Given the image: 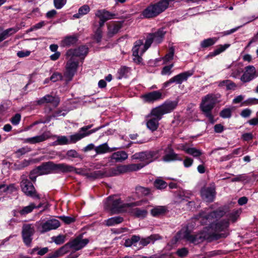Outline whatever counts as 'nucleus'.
<instances>
[{"label": "nucleus", "mask_w": 258, "mask_h": 258, "mask_svg": "<svg viewBox=\"0 0 258 258\" xmlns=\"http://www.w3.org/2000/svg\"><path fill=\"white\" fill-rule=\"evenodd\" d=\"M234 109V107L223 109L220 112V117L223 118H230L232 116V112Z\"/></svg>", "instance_id": "42"}, {"label": "nucleus", "mask_w": 258, "mask_h": 258, "mask_svg": "<svg viewBox=\"0 0 258 258\" xmlns=\"http://www.w3.org/2000/svg\"><path fill=\"white\" fill-rule=\"evenodd\" d=\"M145 165L146 164L144 163L132 164H129V167L130 171H133L139 170L144 167Z\"/></svg>", "instance_id": "55"}, {"label": "nucleus", "mask_w": 258, "mask_h": 258, "mask_svg": "<svg viewBox=\"0 0 258 258\" xmlns=\"http://www.w3.org/2000/svg\"><path fill=\"white\" fill-rule=\"evenodd\" d=\"M168 6L169 3L167 0H161L157 3L149 5L142 12V15L146 18H154L164 11Z\"/></svg>", "instance_id": "6"}, {"label": "nucleus", "mask_w": 258, "mask_h": 258, "mask_svg": "<svg viewBox=\"0 0 258 258\" xmlns=\"http://www.w3.org/2000/svg\"><path fill=\"white\" fill-rule=\"evenodd\" d=\"M107 169H105L102 170H95L92 172H87L85 173V176L91 180H95L96 179L102 178L105 177H108L107 176Z\"/></svg>", "instance_id": "24"}, {"label": "nucleus", "mask_w": 258, "mask_h": 258, "mask_svg": "<svg viewBox=\"0 0 258 258\" xmlns=\"http://www.w3.org/2000/svg\"><path fill=\"white\" fill-rule=\"evenodd\" d=\"M56 140L54 142L55 145H64L70 144V140L66 136H56Z\"/></svg>", "instance_id": "46"}, {"label": "nucleus", "mask_w": 258, "mask_h": 258, "mask_svg": "<svg viewBox=\"0 0 258 258\" xmlns=\"http://www.w3.org/2000/svg\"><path fill=\"white\" fill-rule=\"evenodd\" d=\"M59 102L60 100L58 97L47 94L37 100L36 104L42 105L46 104H50L54 107H56L58 105Z\"/></svg>", "instance_id": "15"}, {"label": "nucleus", "mask_w": 258, "mask_h": 258, "mask_svg": "<svg viewBox=\"0 0 258 258\" xmlns=\"http://www.w3.org/2000/svg\"><path fill=\"white\" fill-rule=\"evenodd\" d=\"M123 221V218L120 216H116L108 219L106 221V224L108 226H111L119 224Z\"/></svg>", "instance_id": "41"}, {"label": "nucleus", "mask_w": 258, "mask_h": 258, "mask_svg": "<svg viewBox=\"0 0 258 258\" xmlns=\"http://www.w3.org/2000/svg\"><path fill=\"white\" fill-rule=\"evenodd\" d=\"M230 45L225 44L224 45H219L213 52L210 53V55L212 56H215L224 51L229 47Z\"/></svg>", "instance_id": "47"}, {"label": "nucleus", "mask_w": 258, "mask_h": 258, "mask_svg": "<svg viewBox=\"0 0 258 258\" xmlns=\"http://www.w3.org/2000/svg\"><path fill=\"white\" fill-rule=\"evenodd\" d=\"M90 11V7L87 5H84L78 10V13L73 15L75 18H80L85 15L87 14Z\"/></svg>", "instance_id": "36"}, {"label": "nucleus", "mask_w": 258, "mask_h": 258, "mask_svg": "<svg viewBox=\"0 0 258 258\" xmlns=\"http://www.w3.org/2000/svg\"><path fill=\"white\" fill-rule=\"evenodd\" d=\"M68 112V110L66 109H59L55 111L51 115V118H56L60 116H64Z\"/></svg>", "instance_id": "49"}, {"label": "nucleus", "mask_w": 258, "mask_h": 258, "mask_svg": "<svg viewBox=\"0 0 258 258\" xmlns=\"http://www.w3.org/2000/svg\"><path fill=\"white\" fill-rule=\"evenodd\" d=\"M140 205V202L131 203H124L116 196H109L104 202V209L110 211L113 213H119L124 211L125 209Z\"/></svg>", "instance_id": "4"}, {"label": "nucleus", "mask_w": 258, "mask_h": 258, "mask_svg": "<svg viewBox=\"0 0 258 258\" xmlns=\"http://www.w3.org/2000/svg\"><path fill=\"white\" fill-rule=\"evenodd\" d=\"M164 29V28H161L155 32L150 33L148 34L142 53H144L150 47L153 42H155L156 44H159L163 41L166 34V31Z\"/></svg>", "instance_id": "8"}, {"label": "nucleus", "mask_w": 258, "mask_h": 258, "mask_svg": "<svg viewBox=\"0 0 258 258\" xmlns=\"http://www.w3.org/2000/svg\"><path fill=\"white\" fill-rule=\"evenodd\" d=\"M88 243L89 240L87 238L83 239L81 236H78L66 244L68 245V252L69 247L75 251H78L84 247Z\"/></svg>", "instance_id": "14"}, {"label": "nucleus", "mask_w": 258, "mask_h": 258, "mask_svg": "<svg viewBox=\"0 0 258 258\" xmlns=\"http://www.w3.org/2000/svg\"><path fill=\"white\" fill-rule=\"evenodd\" d=\"M128 157V155L124 151H119L113 153L110 157L111 160L115 162H122Z\"/></svg>", "instance_id": "28"}, {"label": "nucleus", "mask_w": 258, "mask_h": 258, "mask_svg": "<svg viewBox=\"0 0 258 258\" xmlns=\"http://www.w3.org/2000/svg\"><path fill=\"white\" fill-rule=\"evenodd\" d=\"M50 133L49 132H44L40 135L35 137L24 139V143H29L34 144L45 141L50 138Z\"/></svg>", "instance_id": "21"}, {"label": "nucleus", "mask_w": 258, "mask_h": 258, "mask_svg": "<svg viewBox=\"0 0 258 258\" xmlns=\"http://www.w3.org/2000/svg\"><path fill=\"white\" fill-rule=\"evenodd\" d=\"M161 155L162 154V151L164 155L162 157V160L166 162L173 161H181L182 158L177 154H176L173 149L172 148L171 145H169L168 146L164 149H161Z\"/></svg>", "instance_id": "13"}, {"label": "nucleus", "mask_w": 258, "mask_h": 258, "mask_svg": "<svg viewBox=\"0 0 258 258\" xmlns=\"http://www.w3.org/2000/svg\"><path fill=\"white\" fill-rule=\"evenodd\" d=\"M36 208L34 203H31L28 206L13 211V215L15 217H25L27 214L31 213Z\"/></svg>", "instance_id": "19"}, {"label": "nucleus", "mask_w": 258, "mask_h": 258, "mask_svg": "<svg viewBox=\"0 0 258 258\" xmlns=\"http://www.w3.org/2000/svg\"><path fill=\"white\" fill-rule=\"evenodd\" d=\"M67 0H53V4L56 9H61L66 4Z\"/></svg>", "instance_id": "56"}, {"label": "nucleus", "mask_w": 258, "mask_h": 258, "mask_svg": "<svg viewBox=\"0 0 258 258\" xmlns=\"http://www.w3.org/2000/svg\"><path fill=\"white\" fill-rule=\"evenodd\" d=\"M142 97L145 102L153 103L162 99L163 95L161 91L157 90L145 94Z\"/></svg>", "instance_id": "16"}, {"label": "nucleus", "mask_w": 258, "mask_h": 258, "mask_svg": "<svg viewBox=\"0 0 258 258\" xmlns=\"http://www.w3.org/2000/svg\"><path fill=\"white\" fill-rule=\"evenodd\" d=\"M161 150L146 151L136 153L132 156L133 160H139L144 162L146 165L153 162L161 156Z\"/></svg>", "instance_id": "7"}, {"label": "nucleus", "mask_w": 258, "mask_h": 258, "mask_svg": "<svg viewBox=\"0 0 258 258\" xmlns=\"http://www.w3.org/2000/svg\"><path fill=\"white\" fill-rule=\"evenodd\" d=\"M68 252V245H64L53 253H49L45 258H56Z\"/></svg>", "instance_id": "33"}, {"label": "nucleus", "mask_w": 258, "mask_h": 258, "mask_svg": "<svg viewBox=\"0 0 258 258\" xmlns=\"http://www.w3.org/2000/svg\"><path fill=\"white\" fill-rule=\"evenodd\" d=\"M174 54V48L173 46H170L169 48V52L162 59L163 60L164 63H166L167 62L171 60L173 58Z\"/></svg>", "instance_id": "45"}, {"label": "nucleus", "mask_w": 258, "mask_h": 258, "mask_svg": "<svg viewBox=\"0 0 258 258\" xmlns=\"http://www.w3.org/2000/svg\"><path fill=\"white\" fill-rule=\"evenodd\" d=\"M251 110L249 108L243 109L240 112V115L243 118H247L250 116L251 114Z\"/></svg>", "instance_id": "64"}, {"label": "nucleus", "mask_w": 258, "mask_h": 258, "mask_svg": "<svg viewBox=\"0 0 258 258\" xmlns=\"http://www.w3.org/2000/svg\"><path fill=\"white\" fill-rule=\"evenodd\" d=\"M194 162V160L190 157H185L184 160L183 161L184 166L186 168L190 167Z\"/></svg>", "instance_id": "61"}, {"label": "nucleus", "mask_w": 258, "mask_h": 258, "mask_svg": "<svg viewBox=\"0 0 258 258\" xmlns=\"http://www.w3.org/2000/svg\"><path fill=\"white\" fill-rule=\"evenodd\" d=\"M78 41V37L76 35L66 36L61 41L60 45L62 47H70L75 45Z\"/></svg>", "instance_id": "27"}, {"label": "nucleus", "mask_w": 258, "mask_h": 258, "mask_svg": "<svg viewBox=\"0 0 258 258\" xmlns=\"http://www.w3.org/2000/svg\"><path fill=\"white\" fill-rule=\"evenodd\" d=\"M167 211L166 206H157L154 207L151 211L152 215L154 217H157L164 214Z\"/></svg>", "instance_id": "34"}, {"label": "nucleus", "mask_w": 258, "mask_h": 258, "mask_svg": "<svg viewBox=\"0 0 258 258\" xmlns=\"http://www.w3.org/2000/svg\"><path fill=\"white\" fill-rule=\"evenodd\" d=\"M256 77V70L253 66H248L245 68V71L240 77L243 83H247L253 80Z\"/></svg>", "instance_id": "17"}, {"label": "nucleus", "mask_w": 258, "mask_h": 258, "mask_svg": "<svg viewBox=\"0 0 258 258\" xmlns=\"http://www.w3.org/2000/svg\"><path fill=\"white\" fill-rule=\"evenodd\" d=\"M227 213V208L220 207L216 210L210 212L202 211L198 215L197 218L202 225H208L203 231L191 234L188 229H181L176 235L175 239H185L195 244H198L205 240H217L221 238H225L229 235V223L228 219L218 220L223 217Z\"/></svg>", "instance_id": "1"}, {"label": "nucleus", "mask_w": 258, "mask_h": 258, "mask_svg": "<svg viewBox=\"0 0 258 258\" xmlns=\"http://www.w3.org/2000/svg\"><path fill=\"white\" fill-rule=\"evenodd\" d=\"M183 150L186 154L192 156L194 158H198L200 162L203 163V161L200 158L203 153L201 150L194 147H184Z\"/></svg>", "instance_id": "30"}, {"label": "nucleus", "mask_w": 258, "mask_h": 258, "mask_svg": "<svg viewBox=\"0 0 258 258\" xmlns=\"http://www.w3.org/2000/svg\"><path fill=\"white\" fill-rule=\"evenodd\" d=\"M31 162L32 160L26 159L23 161H17L14 164V169L18 170L23 169L28 166Z\"/></svg>", "instance_id": "35"}, {"label": "nucleus", "mask_w": 258, "mask_h": 258, "mask_svg": "<svg viewBox=\"0 0 258 258\" xmlns=\"http://www.w3.org/2000/svg\"><path fill=\"white\" fill-rule=\"evenodd\" d=\"M202 199L207 202H212L215 197V189L213 187L203 188L201 191Z\"/></svg>", "instance_id": "20"}, {"label": "nucleus", "mask_w": 258, "mask_h": 258, "mask_svg": "<svg viewBox=\"0 0 258 258\" xmlns=\"http://www.w3.org/2000/svg\"><path fill=\"white\" fill-rule=\"evenodd\" d=\"M15 189V188L14 184H11L9 186H6L3 184H0V194L3 192H6L7 191L13 192Z\"/></svg>", "instance_id": "50"}, {"label": "nucleus", "mask_w": 258, "mask_h": 258, "mask_svg": "<svg viewBox=\"0 0 258 258\" xmlns=\"http://www.w3.org/2000/svg\"><path fill=\"white\" fill-rule=\"evenodd\" d=\"M63 76L62 74L57 72H54L50 77V80L53 83L61 80Z\"/></svg>", "instance_id": "51"}, {"label": "nucleus", "mask_w": 258, "mask_h": 258, "mask_svg": "<svg viewBox=\"0 0 258 258\" xmlns=\"http://www.w3.org/2000/svg\"><path fill=\"white\" fill-rule=\"evenodd\" d=\"M52 239L56 244L60 245L64 242L65 237L62 235H59L52 237Z\"/></svg>", "instance_id": "54"}, {"label": "nucleus", "mask_w": 258, "mask_h": 258, "mask_svg": "<svg viewBox=\"0 0 258 258\" xmlns=\"http://www.w3.org/2000/svg\"><path fill=\"white\" fill-rule=\"evenodd\" d=\"M193 74V71H188L179 74L172 77V78L174 83L177 84H181L183 82L186 81Z\"/></svg>", "instance_id": "26"}, {"label": "nucleus", "mask_w": 258, "mask_h": 258, "mask_svg": "<svg viewBox=\"0 0 258 258\" xmlns=\"http://www.w3.org/2000/svg\"><path fill=\"white\" fill-rule=\"evenodd\" d=\"M144 45L143 44V41L141 40H139L138 41H136L135 43L134 46L132 49L133 51V55H137L139 54V51L141 47H143L142 48V50H141V55H142L143 53H142V51L144 49Z\"/></svg>", "instance_id": "38"}, {"label": "nucleus", "mask_w": 258, "mask_h": 258, "mask_svg": "<svg viewBox=\"0 0 258 258\" xmlns=\"http://www.w3.org/2000/svg\"><path fill=\"white\" fill-rule=\"evenodd\" d=\"M102 37V31L100 28H98L94 34V39L97 42H100Z\"/></svg>", "instance_id": "57"}, {"label": "nucleus", "mask_w": 258, "mask_h": 258, "mask_svg": "<svg viewBox=\"0 0 258 258\" xmlns=\"http://www.w3.org/2000/svg\"><path fill=\"white\" fill-rule=\"evenodd\" d=\"M95 15L99 19L103 20L106 22L109 20L114 19L116 16L115 14L112 13L105 9L97 10Z\"/></svg>", "instance_id": "25"}, {"label": "nucleus", "mask_w": 258, "mask_h": 258, "mask_svg": "<svg viewBox=\"0 0 258 258\" xmlns=\"http://www.w3.org/2000/svg\"><path fill=\"white\" fill-rule=\"evenodd\" d=\"M94 150L96 154H101L107 152L109 150V147L107 144L105 143L96 147Z\"/></svg>", "instance_id": "44"}, {"label": "nucleus", "mask_w": 258, "mask_h": 258, "mask_svg": "<svg viewBox=\"0 0 258 258\" xmlns=\"http://www.w3.org/2000/svg\"><path fill=\"white\" fill-rule=\"evenodd\" d=\"M245 105L250 106L258 104V99L255 98H249L244 102Z\"/></svg>", "instance_id": "59"}, {"label": "nucleus", "mask_w": 258, "mask_h": 258, "mask_svg": "<svg viewBox=\"0 0 258 258\" xmlns=\"http://www.w3.org/2000/svg\"><path fill=\"white\" fill-rule=\"evenodd\" d=\"M74 167L65 163L55 164L53 163V173H68L74 170Z\"/></svg>", "instance_id": "22"}, {"label": "nucleus", "mask_w": 258, "mask_h": 258, "mask_svg": "<svg viewBox=\"0 0 258 258\" xmlns=\"http://www.w3.org/2000/svg\"><path fill=\"white\" fill-rule=\"evenodd\" d=\"M53 162L48 161L43 163L36 168L37 170H38L39 175H42L53 173Z\"/></svg>", "instance_id": "23"}, {"label": "nucleus", "mask_w": 258, "mask_h": 258, "mask_svg": "<svg viewBox=\"0 0 258 258\" xmlns=\"http://www.w3.org/2000/svg\"><path fill=\"white\" fill-rule=\"evenodd\" d=\"M107 174L108 177L117 176L128 172H130L129 165H121L116 167L107 168Z\"/></svg>", "instance_id": "18"}, {"label": "nucleus", "mask_w": 258, "mask_h": 258, "mask_svg": "<svg viewBox=\"0 0 258 258\" xmlns=\"http://www.w3.org/2000/svg\"><path fill=\"white\" fill-rule=\"evenodd\" d=\"M241 213V211L239 210H233L231 212L226 214V217L228 219L229 222L231 221L233 223L235 222Z\"/></svg>", "instance_id": "37"}, {"label": "nucleus", "mask_w": 258, "mask_h": 258, "mask_svg": "<svg viewBox=\"0 0 258 258\" xmlns=\"http://www.w3.org/2000/svg\"><path fill=\"white\" fill-rule=\"evenodd\" d=\"M122 27V23L117 22L110 24L108 26V35L110 37L113 36L117 33Z\"/></svg>", "instance_id": "31"}, {"label": "nucleus", "mask_w": 258, "mask_h": 258, "mask_svg": "<svg viewBox=\"0 0 258 258\" xmlns=\"http://www.w3.org/2000/svg\"><path fill=\"white\" fill-rule=\"evenodd\" d=\"M59 218L67 224L72 223L75 221V219L74 218L69 216H61L59 217Z\"/></svg>", "instance_id": "58"}, {"label": "nucleus", "mask_w": 258, "mask_h": 258, "mask_svg": "<svg viewBox=\"0 0 258 258\" xmlns=\"http://www.w3.org/2000/svg\"><path fill=\"white\" fill-rule=\"evenodd\" d=\"M20 186L22 191L27 196L33 199H40L39 195L37 194L35 188L28 176L23 175L21 177Z\"/></svg>", "instance_id": "9"}, {"label": "nucleus", "mask_w": 258, "mask_h": 258, "mask_svg": "<svg viewBox=\"0 0 258 258\" xmlns=\"http://www.w3.org/2000/svg\"><path fill=\"white\" fill-rule=\"evenodd\" d=\"M21 116L19 113L16 114L11 119V122L14 125H18L21 120Z\"/></svg>", "instance_id": "60"}, {"label": "nucleus", "mask_w": 258, "mask_h": 258, "mask_svg": "<svg viewBox=\"0 0 258 258\" xmlns=\"http://www.w3.org/2000/svg\"><path fill=\"white\" fill-rule=\"evenodd\" d=\"M20 30V28L18 26L10 28L3 31L0 33V42L5 40L7 38L16 33Z\"/></svg>", "instance_id": "32"}, {"label": "nucleus", "mask_w": 258, "mask_h": 258, "mask_svg": "<svg viewBox=\"0 0 258 258\" xmlns=\"http://www.w3.org/2000/svg\"><path fill=\"white\" fill-rule=\"evenodd\" d=\"M130 68L125 66L121 67L117 71V79L120 80L126 78L130 72Z\"/></svg>", "instance_id": "39"}, {"label": "nucleus", "mask_w": 258, "mask_h": 258, "mask_svg": "<svg viewBox=\"0 0 258 258\" xmlns=\"http://www.w3.org/2000/svg\"><path fill=\"white\" fill-rule=\"evenodd\" d=\"M178 103L177 100H166L161 105L152 109L148 116L147 127L152 132L156 131L159 126V122L163 116L173 111L177 107Z\"/></svg>", "instance_id": "3"}, {"label": "nucleus", "mask_w": 258, "mask_h": 258, "mask_svg": "<svg viewBox=\"0 0 258 258\" xmlns=\"http://www.w3.org/2000/svg\"><path fill=\"white\" fill-rule=\"evenodd\" d=\"M247 176L245 174H239L232 179L233 181H243L247 179Z\"/></svg>", "instance_id": "63"}, {"label": "nucleus", "mask_w": 258, "mask_h": 258, "mask_svg": "<svg viewBox=\"0 0 258 258\" xmlns=\"http://www.w3.org/2000/svg\"><path fill=\"white\" fill-rule=\"evenodd\" d=\"M217 41V39L215 37L209 38L204 39L201 42V47L202 48L208 47L214 45Z\"/></svg>", "instance_id": "43"}, {"label": "nucleus", "mask_w": 258, "mask_h": 258, "mask_svg": "<svg viewBox=\"0 0 258 258\" xmlns=\"http://www.w3.org/2000/svg\"><path fill=\"white\" fill-rule=\"evenodd\" d=\"M35 233V226L33 224L25 223L22 227V238L25 245L27 247L31 246L33 236Z\"/></svg>", "instance_id": "10"}, {"label": "nucleus", "mask_w": 258, "mask_h": 258, "mask_svg": "<svg viewBox=\"0 0 258 258\" xmlns=\"http://www.w3.org/2000/svg\"><path fill=\"white\" fill-rule=\"evenodd\" d=\"M60 225V222L58 220L50 219L39 223L37 228L41 233H44L56 229Z\"/></svg>", "instance_id": "12"}, {"label": "nucleus", "mask_w": 258, "mask_h": 258, "mask_svg": "<svg viewBox=\"0 0 258 258\" xmlns=\"http://www.w3.org/2000/svg\"><path fill=\"white\" fill-rule=\"evenodd\" d=\"M137 191L138 192H141L143 195L146 196L150 194V189L148 188H146L142 186L137 187Z\"/></svg>", "instance_id": "62"}, {"label": "nucleus", "mask_w": 258, "mask_h": 258, "mask_svg": "<svg viewBox=\"0 0 258 258\" xmlns=\"http://www.w3.org/2000/svg\"><path fill=\"white\" fill-rule=\"evenodd\" d=\"M92 126V125L84 126L81 127L78 133L71 135L70 137V143H75L77 141L81 140L85 137L89 136L91 134L95 133L98 130V128H95L88 131Z\"/></svg>", "instance_id": "11"}, {"label": "nucleus", "mask_w": 258, "mask_h": 258, "mask_svg": "<svg viewBox=\"0 0 258 258\" xmlns=\"http://www.w3.org/2000/svg\"><path fill=\"white\" fill-rule=\"evenodd\" d=\"M162 239V237L157 234H152L146 238H141L140 244L146 246L150 243H154L156 240Z\"/></svg>", "instance_id": "29"}, {"label": "nucleus", "mask_w": 258, "mask_h": 258, "mask_svg": "<svg viewBox=\"0 0 258 258\" xmlns=\"http://www.w3.org/2000/svg\"><path fill=\"white\" fill-rule=\"evenodd\" d=\"M31 150L32 149L30 147L26 146L17 150L16 153L19 156H22L31 151Z\"/></svg>", "instance_id": "52"}, {"label": "nucleus", "mask_w": 258, "mask_h": 258, "mask_svg": "<svg viewBox=\"0 0 258 258\" xmlns=\"http://www.w3.org/2000/svg\"><path fill=\"white\" fill-rule=\"evenodd\" d=\"M132 214L139 218H144L147 215V211L144 209L135 208L133 210Z\"/></svg>", "instance_id": "40"}, {"label": "nucleus", "mask_w": 258, "mask_h": 258, "mask_svg": "<svg viewBox=\"0 0 258 258\" xmlns=\"http://www.w3.org/2000/svg\"><path fill=\"white\" fill-rule=\"evenodd\" d=\"M220 97L219 94H209L202 98L200 105V109L211 122L213 120V116L211 112L212 110L218 102V99Z\"/></svg>", "instance_id": "5"}, {"label": "nucleus", "mask_w": 258, "mask_h": 258, "mask_svg": "<svg viewBox=\"0 0 258 258\" xmlns=\"http://www.w3.org/2000/svg\"><path fill=\"white\" fill-rule=\"evenodd\" d=\"M154 184L155 187L158 189H163L167 186V183L160 178L156 179Z\"/></svg>", "instance_id": "48"}, {"label": "nucleus", "mask_w": 258, "mask_h": 258, "mask_svg": "<svg viewBox=\"0 0 258 258\" xmlns=\"http://www.w3.org/2000/svg\"><path fill=\"white\" fill-rule=\"evenodd\" d=\"M89 48L86 45H81L67 51L65 56L67 62L64 76L68 81L72 80L79 67V60H83L88 53Z\"/></svg>", "instance_id": "2"}, {"label": "nucleus", "mask_w": 258, "mask_h": 258, "mask_svg": "<svg viewBox=\"0 0 258 258\" xmlns=\"http://www.w3.org/2000/svg\"><path fill=\"white\" fill-rule=\"evenodd\" d=\"M40 175L37 168L32 170L29 174V179L31 182H35L36 180L37 176Z\"/></svg>", "instance_id": "53"}]
</instances>
